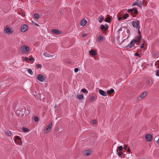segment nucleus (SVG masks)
Segmentation results:
<instances>
[{"instance_id":"1","label":"nucleus","mask_w":159,"mask_h":159,"mask_svg":"<svg viewBox=\"0 0 159 159\" xmlns=\"http://www.w3.org/2000/svg\"><path fill=\"white\" fill-rule=\"evenodd\" d=\"M127 11L128 12L131 13L133 17H135L138 13L137 10L134 8L128 9Z\"/></svg>"},{"instance_id":"2","label":"nucleus","mask_w":159,"mask_h":159,"mask_svg":"<svg viewBox=\"0 0 159 159\" xmlns=\"http://www.w3.org/2000/svg\"><path fill=\"white\" fill-rule=\"evenodd\" d=\"M139 24L140 22L138 20L133 21L132 22V25L134 28H135L136 29H140Z\"/></svg>"},{"instance_id":"3","label":"nucleus","mask_w":159,"mask_h":159,"mask_svg":"<svg viewBox=\"0 0 159 159\" xmlns=\"http://www.w3.org/2000/svg\"><path fill=\"white\" fill-rule=\"evenodd\" d=\"M20 50L22 52L27 53L30 51L29 47L25 45H23L21 47Z\"/></svg>"},{"instance_id":"4","label":"nucleus","mask_w":159,"mask_h":159,"mask_svg":"<svg viewBox=\"0 0 159 159\" xmlns=\"http://www.w3.org/2000/svg\"><path fill=\"white\" fill-rule=\"evenodd\" d=\"M37 79L39 81L43 82L45 80V77L43 75L39 74L37 76Z\"/></svg>"},{"instance_id":"5","label":"nucleus","mask_w":159,"mask_h":159,"mask_svg":"<svg viewBox=\"0 0 159 159\" xmlns=\"http://www.w3.org/2000/svg\"><path fill=\"white\" fill-rule=\"evenodd\" d=\"M134 40H132L131 42L126 46V48L127 49H129L132 48L134 46L135 44V43L134 42Z\"/></svg>"},{"instance_id":"6","label":"nucleus","mask_w":159,"mask_h":159,"mask_svg":"<svg viewBox=\"0 0 159 159\" xmlns=\"http://www.w3.org/2000/svg\"><path fill=\"white\" fill-rule=\"evenodd\" d=\"M141 39L142 38L141 37V35H138L137 36H136L135 38L133 40H134V42L135 43L136 42H139L141 40Z\"/></svg>"},{"instance_id":"7","label":"nucleus","mask_w":159,"mask_h":159,"mask_svg":"<svg viewBox=\"0 0 159 159\" xmlns=\"http://www.w3.org/2000/svg\"><path fill=\"white\" fill-rule=\"evenodd\" d=\"M28 27L26 25H24L21 27V31L22 32H25L28 29Z\"/></svg>"},{"instance_id":"8","label":"nucleus","mask_w":159,"mask_h":159,"mask_svg":"<svg viewBox=\"0 0 159 159\" xmlns=\"http://www.w3.org/2000/svg\"><path fill=\"white\" fill-rule=\"evenodd\" d=\"M145 138L146 140L150 142L152 139V136L151 134H147L145 136Z\"/></svg>"},{"instance_id":"9","label":"nucleus","mask_w":159,"mask_h":159,"mask_svg":"<svg viewBox=\"0 0 159 159\" xmlns=\"http://www.w3.org/2000/svg\"><path fill=\"white\" fill-rule=\"evenodd\" d=\"M52 32L56 35H57L58 34H59L60 33H61V32L59 30H58L56 29H52L51 30Z\"/></svg>"},{"instance_id":"10","label":"nucleus","mask_w":159,"mask_h":159,"mask_svg":"<svg viewBox=\"0 0 159 159\" xmlns=\"http://www.w3.org/2000/svg\"><path fill=\"white\" fill-rule=\"evenodd\" d=\"M91 152V151L90 150H86L83 152V154L85 156H89L90 155Z\"/></svg>"},{"instance_id":"11","label":"nucleus","mask_w":159,"mask_h":159,"mask_svg":"<svg viewBox=\"0 0 159 159\" xmlns=\"http://www.w3.org/2000/svg\"><path fill=\"white\" fill-rule=\"evenodd\" d=\"M16 112L17 115L19 116L22 117L24 115V112L22 111L17 110Z\"/></svg>"},{"instance_id":"12","label":"nucleus","mask_w":159,"mask_h":159,"mask_svg":"<svg viewBox=\"0 0 159 159\" xmlns=\"http://www.w3.org/2000/svg\"><path fill=\"white\" fill-rule=\"evenodd\" d=\"M43 55L46 57L49 58H52L53 56V55H50L48 53L46 52L43 53Z\"/></svg>"},{"instance_id":"13","label":"nucleus","mask_w":159,"mask_h":159,"mask_svg":"<svg viewBox=\"0 0 159 159\" xmlns=\"http://www.w3.org/2000/svg\"><path fill=\"white\" fill-rule=\"evenodd\" d=\"M52 125V122H50L48 125L46 127V130L47 131V132L50 131Z\"/></svg>"},{"instance_id":"14","label":"nucleus","mask_w":159,"mask_h":159,"mask_svg":"<svg viewBox=\"0 0 159 159\" xmlns=\"http://www.w3.org/2000/svg\"><path fill=\"white\" fill-rule=\"evenodd\" d=\"M99 93L101 95L103 96H107V93L106 92L102 89H100L99 90Z\"/></svg>"},{"instance_id":"15","label":"nucleus","mask_w":159,"mask_h":159,"mask_svg":"<svg viewBox=\"0 0 159 159\" xmlns=\"http://www.w3.org/2000/svg\"><path fill=\"white\" fill-rule=\"evenodd\" d=\"M103 39V35L99 36L97 39V41L98 42H102Z\"/></svg>"},{"instance_id":"16","label":"nucleus","mask_w":159,"mask_h":159,"mask_svg":"<svg viewBox=\"0 0 159 159\" xmlns=\"http://www.w3.org/2000/svg\"><path fill=\"white\" fill-rule=\"evenodd\" d=\"M89 52L92 56H95L96 55V51L93 49H92L89 51Z\"/></svg>"},{"instance_id":"17","label":"nucleus","mask_w":159,"mask_h":159,"mask_svg":"<svg viewBox=\"0 0 159 159\" xmlns=\"http://www.w3.org/2000/svg\"><path fill=\"white\" fill-rule=\"evenodd\" d=\"M4 31L7 34L11 33V30L10 28H7V27L5 28Z\"/></svg>"},{"instance_id":"18","label":"nucleus","mask_w":159,"mask_h":159,"mask_svg":"<svg viewBox=\"0 0 159 159\" xmlns=\"http://www.w3.org/2000/svg\"><path fill=\"white\" fill-rule=\"evenodd\" d=\"M87 21L85 19H83L80 22V24L82 26H84L86 24Z\"/></svg>"},{"instance_id":"19","label":"nucleus","mask_w":159,"mask_h":159,"mask_svg":"<svg viewBox=\"0 0 159 159\" xmlns=\"http://www.w3.org/2000/svg\"><path fill=\"white\" fill-rule=\"evenodd\" d=\"M107 27V26L106 27H105L103 25H100V29L103 31L106 30Z\"/></svg>"},{"instance_id":"20","label":"nucleus","mask_w":159,"mask_h":159,"mask_svg":"<svg viewBox=\"0 0 159 159\" xmlns=\"http://www.w3.org/2000/svg\"><path fill=\"white\" fill-rule=\"evenodd\" d=\"M77 98L78 99L81 100L83 98L84 95L82 94H80L79 95H77Z\"/></svg>"},{"instance_id":"21","label":"nucleus","mask_w":159,"mask_h":159,"mask_svg":"<svg viewBox=\"0 0 159 159\" xmlns=\"http://www.w3.org/2000/svg\"><path fill=\"white\" fill-rule=\"evenodd\" d=\"M142 2L140 0H137L134 2V5H138Z\"/></svg>"},{"instance_id":"22","label":"nucleus","mask_w":159,"mask_h":159,"mask_svg":"<svg viewBox=\"0 0 159 159\" xmlns=\"http://www.w3.org/2000/svg\"><path fill=\"white\" fill-rule=\"evenodd\" d=\"M22 130L24 132H27L29 131V129L25 127H22Z\"/></svg>"},{"instance_id":"23","label":"nucleus","mask_w":159,"mask_h":159,"mask_svg":"<svg viewBox=\"0 0 159 159\" xmlns=\"http://www.w3.org/2000/svg\"><path fill=\"white\" fill-rule=\"evenodd\" d=\"M105 21L107 22L110 23L111 22V20L110 18L108 17H107L105 18Z\"/></svg>"},{"instance_id":"24","label":"nucleus","mask_w":159,"mask_h":159,"mask_svg":"<svg viewBox=\"0 0 159 159\" xmlns=\"http://www.w3.org/2000/svg\"><path fill=\"white\" fill-rule=\"evenodd\" d=\"M15 138L16 139L20 141V143H21V144L22 143V142L21 141V138L19 136H16Z\"/></svg>"},{"instance_id":"25","label":"nucleus","mask_w":159,"mask_h":159,"mask_svg":"<svg viewBox=\"0 0 159 159\" xmlns=\"http://www.w3.org/2000/svg\"><path fill=\"white\" fill-rule=\"evenodd\" d=\"M98 19H99V22L100 23L102 22L103 19V16H100L99 17Z\"/></svg>"},{"instance_id":"26","label":"nucleus","mask_w":159,"mask_h":159,"mask_svg":"<svg viewBox=\"0 0 159 159\" xmlns=\"http://www.w3.org/2000/svg\"><path fill=\"white\" fill-rule=\"evenodd\" d=\"M147 95V93L146 92H144L141 95V98H144Z\"/></svg>"},{"instance_id":"27","label":"nucleus","mask_w":159,"mask_h":159,"mask_svg":"<svg viewBox=\"0 0 159 159\" xmlns=\"http://www.w3.org/2000/svg\"><path fill=\"white\" fill-rule=\"evenodd\" d=\"M114 92V90L113 89H111L110 90L107 91V92L109 94H111Z\"/></svg>"},{"instance_id":"28","label":"nucleus","mask_w":159,"mask_h":159,"mask_svg":"<svg viewBox=\"0 0 159 159\" xmlns=\"http://www.w3.org/2000/svg\"><path fill=\"white\" fill-rule=\"evenodd\" d=\"M34 16L35 19H38L39 17V15L37 13H35L34 15Z\"/></svg>"},{"instance_id":"29","label":"nucleus","mask_w":159,"mask_h":159,"mask_svg":"<svg viewBox=\"0 0 159 159\" xmlns=\"http://www.w3.org/2000/svg\"><path fill=\"white\" fill-rule=\"evenodd\" d=\"M129 16V14L128 13H126L123 17L124 20L126 19Z\"/></svg>"},{"instance_id":"30","label":"nucleus","mask_w":159,"mask_h":159,"mask_svg":"<svg viewBox=\"0 0 159 159\" xmlns=\"http://www.w3.org/2000/svg\"><path fill=\"white\" fill-rule=\"evenodd\" d=\"M34 120L35 122H37L39 121V118L37 116H35L34 118Z\"/></svg>"},{"instance_id":"31","label":"nucleus","mask_w":159,"mask_h":159,"mask_svg":"<svg viewBox=\"0 0 159 159\" xmlns=\"http://www.w3.org/2000/svg\"><path fill=\"white\" fill-rule=\"evenodd\" d=\"M94 99H95V97L94 96H92L90 99V102H93L94 101Z\"/></svg>"},{"instance_id":"32","label":"nucleus","mask_w":159,"mask_h":159,"mask_svg":"<svg viewBox=\"0 0 159 159\" xmlns=\"http://www.w3.org/2000/svg\"><path fill=\"white\" fill-rule=\"evenodd\" d=\"M28 71L30 74V75H32L33 74V73L31 69H28Z\"/></svg>"},{"instance_id":"33","label":"nucleus","mask_w":159,"mask_h":159,"mask_svg":"<svg viewBox=\"0 0 159 159\" xmlns=\"http://www.w3.org/2000/svg\"><path fill=\"white\" fill-rule=\"evenodd\" d=\"M144 2V0H143V1H142L141 3H140L138 6H139L140 7H143V3Z\"/></svg>"},{"instance_id":"34","label":"nucleus","mask_w":159,"mask_h":159,"mask_svg":"<svg viewBox=\"0 0 159 159\" xmlns=\"http://www.w3.org/2000/svg\"><path fill=\"white\" fill-rule=\"evenodd\" d=\"M145 41H144L143 42V43H142L140 46V48L141 49H142L144 48V44L145 43Z\"/></svg>"},{"instance_id":"35","label":"nucleus","mask_w":159,"mask_h":159,"mask_svg":"<svg viewBox=\"0 0 159 159\" xmlns=\"http://www.w3.org/2000/svg\"><path fill=\"white\" fill-rule=\"evenodd\" d=\"M117 149H118V150L119 151H122L123 150V148L122 146H120L117 147Z\"/></svg>"},{"instance_id":"36","label":"nucleus","mask_w":159,"mask_h":159,"mask_svg":"<svg viewBox=\"0 0 159 159\" xmlns=\"http://www.w3.org/2000/svg\"><path fill=\"white\" fill-rule=\"evenodd\" d=\"M116 152H117V154L118 156L119 157H120L122 153L120 152H118V149H117L116 150Z\"/></svg>"},{"instance_id":"37","label":"nucleus","mask_w":159,"mask_h":159,"mask_svg":"<svg viewBox=\"0 0 159 159\" xmlns=\"http://www.w3.org/2000/svg\"><path fill=\"white\" fill-rule=\"evenodd\" d=\"M6 134L8 136H10L11 135V133L8 131H7L6 132Z\"/></svg>"},{"instance_id":"38","label":"nucleus","mask_w":159,"mask_h":159,"mask_svg":"<svg viewBox=\"0 0 159 159\" xmlns=\"http://www.w3.org/2000/svg\"><path fill=\"white\" fill-rule=\"evenodd\" d=\"M81 91L83 93H87L88 92L86 90V89H81Z\"/></svg>"},{"instance_id":"39","label":"nucleus","mask_w":159,"mask_h":159,"mask_svg":"<svg viewBox=\"0 0 159 159\" xmlns=\"http://www.w3.org/2000/svg\"><path fill=\"white\" fill-rule=\"evenodd\" d=\"M156 74L157 76H159V70L156 71Z\"/></svg>"},{"instance_id":"40","label":"nucleus","mask_w":159,"mask_h":159,"mask_svg":"<svg viewBox=\"0 0 159 159\" xmlns=\"http://www.w3.org/2000/svg\"><path fill=\"white\" fill-rule=\"evenodd\" d=\"M37 66L38 68H41L42 67V66L41 64H39L37 65Z\"/></svg>"},{"instance_id":"41","label":"nucleus","mask_w":159,"mask_h":159,"mask_svg":"<svg viewBox=\"0 0 159 159\" xmlns=\"http://www.w3.org/2000/svg\"><path fill=\"white\" fill-rule=\"evenodd\" d=\"M28 60L30 61H32L34 60V59L33 57H31L28 59Z\"/></svg>"},{"instance_id":"42","label":"nucleus","mask_w":159,"mask_h":159,"mask_svg":"<svg viewBox=\"0 0 159 159\" xmlns=\"http://www.w3.org/2000/svg\"><path fill=\"white\" fill-rule=\"evenodd\" d=\"M151 81L150 80H148L146 81V84H149L151 83Z\"/></svg>"},{"instance_id":"43","label":"nucleus","mask_w":159,"mask_h":159,"mask_svg":"<svg viewBox=\"0 0 159 159\" xmlns=\"http://www.w3.org/2000/svg\"><path fill=\"white\" fill-rule=\"evenodd\" d=\"M78 71V69L77 68H75L74 69V71L75 73H77Z\"/></svg>"},{"instance_id":"44","label":"nucleus","mask_w":159,"mask_h":159,"mask_svg":"<svg viewBox=\"0 0 159 159\" xmlns=\"http://www.w3.org/2000/svg\"><path fill=\"white\" fill-rule=\"evenodd\" d=\"M140 29H138L137 30H138V32H137V33L138 34H139V35H141V31H140Z\"/></svg>"},{"instance_id":"45","label":"nucleus","mask_w":159,"mask_h":159,"mask_svg":"<svg viewBox=\"0 0 159 159\" xmlns=\"http://www.w3.org/2000/svg\"><path fill=\"white\" fill-rule=\"evenodd\" d=\"M135 55L136 56H139L140 54L136 52L135 53Z\"/></svg>"},{"instance_id":"46","label":"nucleus","mask_w":159,"mask_h":159,"mask_svg":"<svg viewBox=\"0 0 159 159\" xmlns=\"http://www.w3.org/2000/svg\"><path fill=\"white\" fill-rule=\"evenodd\" d=\"M93 124H96V120H94L93 121Z\"/></svg>"},{"instance_id":"47","label":"nucleus","mask_w":159,"mask_h":159,"mask_svg":"<svg viewBox=\"0 0 159 159\" xmlns=\"http://www.w3.org/2000/svg\"><path fill=\"white\" fill-rule=\"evenodd\" d=\"M24 60L25 61H27V60H28V59L27 57H25L24 59Z\"/></svg>"},{"instance_id":"48","label":"nucleus","mask_w":159,"mask_h":159,"mask_svg":"<svg viewBox=\"0 0 159 159\" xmlns=\"http://www.w3.org/2000/svg\"><path fill=\"white\" fill-rule=\"evenodd\" d=\"M122 19V17H118V20H119V21H120V20Z\"/></svg>"},{"instance_id":"49","label":"nucleus","mask_w":159,"mask_h":159,"mask_svg":"<svg viewBox=\"0 0 159 159\" xmlns=\"http://www.w3.org/2000/svg\"><path fill=\"white\" fill-rule=\"evenodd\" d=\"M124 147L125 149H126L127 148V146L126 145H124Z\"/></svg>"},{"instance_id":"50","label":"nucleus","mask_w":159,"mask_h":159,"mask_svg":"<svg viewBox=\"0 0 159 159\" xmlns=\"http://www.w3.org/2000/svg\"><path fill=\"white\" fill-rule=\"evenodd\" d=\"M157 142L158 144H159V138H158V140L157 141Z\"/></svg>"},{"instance_id":"51","label":"nucleus","mask_w":159,"mask_h":159,"mask_svg":"<svg viewBox=\"0 0 159 159\" xmlns=\"http://www.w3.org/2000/svg\"><path fill=\"white\" fill-rule=\"evenodd\" d=\"M127 152H130V149H129V148H128V149H127Z\"/></svg>"},{"instance_id":"52","label":"nucleus","mask_w":159,"mask_h":159,"mask_svg":"<svg viewBox=\"0 0 159 159\" xmlns=\"http://www.w3.org/2000/svg\"><path fill=\"white\" fill-rule=\"evenodd\" d=\"M86 34H83V37H85V36H86Z\"/></svg>"},{"instance_id":"53","label":"nucleus","mask_w":159,"mask_h":159,"mask_svg":"<svg viewBox=\"0 0 159 159\" xmlns=\"http://www.w3.org/2000/svg\"><path fill=\"white\" fill-rule=\"evenodd\" d=\"M30 109V108L29 107H27V110L29 111V110Z\"/></svg>"},{"instance_id":"54","label":"nucleus","mask_w":159,"mask_h":159,"mask_svg":"<svg viewBox=\"0 0 159 159\" xmlns=\"http://www.w3.org/2000/svg\"><path fill=\"white\" fill-rule=\"evenodd\" d=\"M35 25H36V26H39V25H38V24H35Z\"/></svg>"},{"instance_id":"55","label":"nucleus","mask_w":159,"mask_h":159,"mask_svg":"<svg viewBox=\"0 0 159 159\" xmlns=\"http://www.w3.org/2000/svg\"><path fill=\"white\" fill-rule=\"evenodd\" d=\"M154 55H156V54H155V53H154Z\"/></svg>"}]
</instances>
